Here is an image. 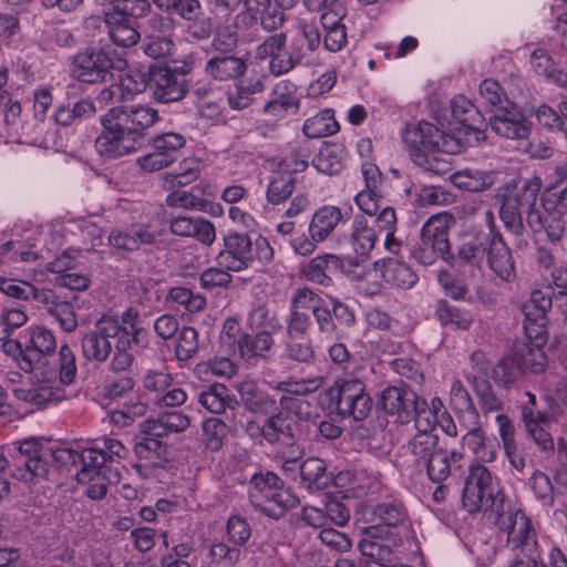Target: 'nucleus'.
<instances>
[{
	"mask_svg": "<svg viewBox=\"0 0 567 567\" xmlns=\"http://www.w3.org/2000/svg\"><path fill=\"white\" fill-rule=\"evenodd\" d=\"M158 120L157 110L142 104L118 105L101 116L102 132L95 150L107 158H118L141 148L145 131Z\"/></svg>",
	"mask_w": 567,
	"mask_h": 567,
	"instance_id": "nucleus-1",
	"label": "nucleus"
},
{
	"mask_svg": "<svg viewBox=\"0 0 567 567\" xmlns=\"http://www.w3.org/2000/svg\"><path fill=\"white\" fill-rule=\"evenodd\" d=\"M16 347L19 349L16 357L19 369L38 383L31 389L16 390L17 398L37 405L60 401L62 392L52 384L56 380L55 367L49 362V357L56 349L54 334L44 327H34L31 329L30 343L22 349L17 341Z\"/></svg>",
	"mask_w": 567,
	"mask_h": 567,
	"instance_id": "nucleus-2",
	"label": "nucleus"
},
{
	"mask_svg": "<svg viewBox=\"0 0 567 567\" xmlns=\"http://www.w3.org/2000/svg\"><path fill=\"white\" fill-rule=\"evenodd\" d=\"M402 138L414 164L436 175L450 172V156L464 148L460 138L425 121L405 128Z\"/></svg>",
	"mask_w": 567,
	"mask_h": 567,
	"instance_id": "nucleus-3",
	"label": "nucleus"
},
{
	"mask_svg": "<svg viewBox=\"0 0 567 567\" xmlns=\"http://www.w3.org/2000/svg\"><path fill=\"white\" fill-rule=\"evenodd\" d=\"M307 310L311 311L315 321L316 331L313 336L317 343H327L341 338L330 305L307 287L296 289L291 296L289 331L292 336L309 332L312 320Z\"/></svg>",
	"mask_w": 567,
	"mask_h": 567,
	"instance_id": "nucleus-4",
	"label": "nucleus"
},
{
	"mask_svg": "<svg viewBox=\"0 0 567 567\" xmlns=\"http://www.w3.org/2000/svg\"><path fill=\"white\" fill-rule=\"evenodd\" d=\"M148 0H110L104 9V22L114 44L130 48L138 43L141 33L135 21L148 14Z\"/></svg>",
	"mask_w": 567,
	"mask_h": 567,
	"instance_id": "nucleus-5",
	"label": "nucleus"
},
{
	"mask_svg": "<svg viewBox=\"0 0 567 567\" xmlns=\"http://www.w3.org/2000/svg\"><path fill=\"white\" fill-rule=\"evenodd\" d=\"M322 398L328 402V409L354 421L365 420L372 410V399L359 379L337 380L322 393Z\"/></svg>",
	"mask_w": 567,
	"mask_h": 567,
	"instance_id": "nucleus-6",
	"label": "nucleus"
},
{
	"mask_svg": "<svg viewBox=\"0 0 567 567\" xmlns=\"http://www.w3.org/2000/svg\"><path fill=\"white\" fill-rule=\"evenodd\" d=\"M454 224L455 218L450 213L431 216L422 226L421 243L413 250V257L422 265H432L439 258L443 260L453 258L449 230Z\"/></svg>",
	"mask_w": 567,
	"mask_h": 567,
	"instance_id": "nucleus-7",
	"label": "nucleus"
},
{
	"mask_svg": "<svg viewBox=\"0 0 567 567\" xmlns=\"http://www.w3.org/2000/svg\"><path fill=\"white\" fill-rule=\"evenodd\" d=\"M123 330L117 317L101 316L80 338L82 358L97 365L106 363L112 354L113 340L116 341Z\"/></svg>",
	"mask_w": 567,
	"mask_h": 567,
	"instance_id": "nucleus-8",
	"label": "nucleus"
},
{
	"mask_svg": "<svg viewBox=\"0 0 567 567\" xmlns=\"http://www.w3.org/2000/svg\"><path fill=\"white\" fill-rule=\"evenodd\" d=\"M249 499L264 512L279 517L285 511L299 504L298 497L282 486V481L274 473L254 475L249 482Z\"/></svg>",
	"mask_w": 567,
	"mask_h": 567,
	"instance_id": "nucleus-9",
	"label": "nucleus"
},
{
	"mask_svg": "<svg viewBox=\"0 0 567 567\" xmlns=\"http://www.w3.org/2000/svg\"><path fill=\"white\" fill-rule=\"evenodd\" d=\"M190 66L171 68L167 65L152 66L148 71L147 86L152 96L159 103L182 101L189 91L187 75Z\"/></svg>",
	"mask_w": 567,
	"mask_h": 567,
	"instance_id": "nucleus-10",
	"label": "nucleus"
},
{
	"mask_svg": "<svg viewBox=\"0 0 567 567\" xmlns=\"http://www.w3.org/2000/svg\"><path fill=\"white\" fill-rule=\"evenodd\" d=\"M308 167V156L293 152L284 157L271 172L266 197L272 205L286 202L293 193L295 174L303 172Z\"/></svg>",
	"mask_w": 567,
	"mask_h": 567,
	"instance_id": "nucleus-11",
	"label": "nucleus"
},
{
	"mask_svg": "<svg viewBox=\"0 0 567 567\" xmlns=\"http://www.w3.org/2000/svg\"><path fill=\"white\" fill-rule=\"evenodd\" d=\"M259 59H269V70L274 75H282L291 71L303 60L300 54V44L287 43V35L279 32L266 38L257 48Z\"/></svg>",
	"mask_w": 567,
	"mask_h": 567,
	"instance_id": "nucleus-12",
	"label": "nucleus"
},
{
	"mask_svg": "<svg viewBox=\"0 0 567 567\" xmlns=\"http://www.w3.org/2000/svg\"><path fill=\"white\" fill-rule=\"evenodd\" d=\"M402 546L401 536L384 526H369L363 530L358 547L371 563L385 566L394 558L395 551Z\"/></svg>",
	"mask_w": 567,
	"mask_h": 567,
	"instance_id": "nucleus-13",
	"label": "nucleus"
},
{
	"mask_svg": "<svg viewBox=\"0 0 567 567\" xmlns=\"http://www.w3.org/2000/svg\"><path fill=\"white\" fill-rule=\"evenodd\" d=\"M494 484L489 471L481 465H472L464 483L462 503L468 513L487 509L499 496L494 497Z\"/></svg>",
	"mask_w": 567,
	"mask_h": 567,
	"instance_id": "nucleus-14",
	"label": "nucleus"
},
{
	"mask_svg": "<svg viewBox=\"0 0 567 567\" xmlns=\"http://www.w3.org/2000/svg\"><path fill=\"white\" fill-rule=\"evenodd\" d=\"M436 424L437 421L431 410H424L414 421L416 433L408 441L406 452L416 467L442 449L439 444L440 437L434 432Z\"/></svg>",
	"mask_w": 567,
	"mask_h": 567,
	"instance_id": "nucleus-15",
	"label": "nucleus"
},
{
	"mask_svg": "<svg viewBox=\"0 0 567 567\" xmlns=\"http://www.w3.org/2000/svg\"><path fill=\"white\" fill-rule=\"evenodd\" d=\"M381 406L391 414L396 415L401 423L415 421L427 403L408 386H388L381 393Z\"/></svg>",
	"mask_w": 567,
	"mask_h": 567,
	"instance_id": "nucleus-16",
	"label": "nucleus"
},
{
	"mask_svg": "<svg viewBox=\"0 0 567 567\" xmlns=\"http://www.w3.org/2000/svg\"><path fill=\"white\" fill-rule=\"evenodd\" d=\"M489 507L495 512L496 526L508 534V542L514 546L523 544L529 538H536L529 518L523 511L514 509L509 504H505L503 495Z\"/></svg>",
	"mask_w": 567,
	"mask_h": 567,
	"instance_id": "nucleus-17",
	"label": "nucleus"
},
{
	"mask_svg": "<svg viewBox=\"0 0 567 567\" xmlns=\"http://www.w3.org/2000/svg\"><path fill=\"white\" fill-rule=\"evenodd\" d=\"M186 144V138L174 132L156 135L152 141L153 151L137 158V165L144 172H156L168 167Z\"/></svg>",
	"mask_w": 567,
	"mask_h": 567,
	"instance_id": "nucleus-18",
	"label": "nucleus"
},
{
	"mask_svg": "<svg viewBox=\"0 0 567 567\" xmlns=\"http://www.w3.org/2000/svg\"><path fill=\"white\" fill-rule=\"evenodd\" d=\"M113 61L102 50L87 49L73 59V76L84 83L106 82L112 78Z\"/></svg>",
	"mask_w": 567,
	"mask_h": 567,
	"instance_id": "nucleus-19",
	"label": "nucleus"
},
{
	"mask_svg": "<svg viewBox=\"0 0 567 567\" xmlns=\"http://www.w3.org/2000/svg\"><path fill=\"white\" fill-rule=\"evenodd\" d=\"M217 265L226 270L241 271L254 261L252 243L248 235L233 233L224 237V249L216 257Z\"/></svg>",
	"mask_w": 567,
	"mask_h": 567,
	"instance_id": "nucleus-20",
	"label": "nucleus"
},
{
	"mask_svg": "<svg viewBox=\"0 0 567 567\" xmlns=\"http://www.w3.org/2000/svg\"><path fill=\"white\" fill-rule=\"evenodd\" d=\"M144 53L152 59L169 55L175 49L169 19L155 16L148 20L142 44Z\"/></svg>",
	"mask_w": 567,
	"mask_h": 567,
	"instance_id": "nucleus-21",
	"label": "nucleus"
},
{
	"mask_svg": "<svg viewBox=\"0 0 567 567\" xmlns=\"http://www.w3.org/2000/svg\"><path fill=\"white\" fill-rule=\"evenodd\" d=\"M488 127L507 140H526L530 133L528 120L514 106H501L488 120Z\"/></svg>",
	"mask_w": 567,
	"mask_h": 567,
	"instance_id": "nucleus-22",
	"label": "nucleus"
},
{
	"mask_svg": "<svg viewBox=\"0 0 567 567\" xmlns=\"http://www.w3.org/2000/svg\"><path fill=\"white\" fill-rule=\"evenodd\" d=\"M159 437L161 435L151 434L146 427L144 436L135 443V455L142 462L135 465L138 471L142 467H164L168 462V446Z\"/></svg>",
	"mask_w": 567,
	"mask_h": 567,
	"instance_id": "nucleus-23",
	"label": "nucleus"
},
{
	"mask_svg": "<svg viewBox=\"0 0 567 567\" xmlns=\"http://www.w3.org/2000/svg\"><path fill=\"white\" fill-rule=\"evenodd\" d=\"M142 331H135L133 336L128 334V330L124 328L115 344L113 346L112 354L110 357L107 370L112 373H127L132 370L136 358L133 352V343L141 342Z\"/></svg>",
	"mask_w": 567,
	"mask_h": 567,
	"instance_id": "nucleus-24",
	"label": "nucleus"
},
{
	"mask_svg": "<svg viewBox=\"0 0 567 567\" xmlns=\"http://www.w3.org/2000/svg\"><path fill=\"white\" fill-rule=\"evenodd\" d=\"M245 409L252 414L268 415L277 411V400L260 389L252 380H244L236 385Z\"/></svg>",
	"mask_w": 567,
	"mask_h": 567,
	"instance_id": "nucleus-25",
	"label": "nucleus"
},
{
	"mask_svg": "<svg viewBox=\"0 0 567 567\" xmlns=\"http://www.w3.org/2000/svg\"><path fill=\"white\" fill-rule=\"evenodd\" d=\"M542 186L543 181L539 176L518 179L508 188L504 197L514 202L513 204L520 208L527 217L532 212L539 210L536 204Z\"/></svg>",
	"mask_w": 567,
	"mask_h": 567,
	"instance_id": "nucleus-26",
	"label": "nucleus"
},
{
	"mask_svg": "<svg viewBox=\"0 0 567 567\" xmlns=\"http://www.w3.org/2000/svg\"><path fill=\"white\" fill-rule=\"evenodd\" d=\"M246 69L244 59L233 53L215 52L207 60L204 71L216 81H229L241 76Z\"/></svg>",
	"mask_w": 567,
	"mask_h": 567,
	"instance_id": "nucleus-27",
	"label": "nucleus"
},
{
	"mask_svg": "<svg viewBox=\"0 0 567 567\" xmlns=\"http://www.w3.org/2000/svg\"><path fill=\"white\" fill-rule=\"evenodd\" d=\"M80 464L82 470L76 474L78 481L81 483L92 481L95 476L106 477L109 483L118 481V473L111 470V466L105 463L104 456L101 454L97 445L84 449L80 452Z\"/></svg>",
	"mask_w": 567,
	"mask_h": 567,
	"instance_id": "nucleus-28",
	"label": "nucleus"
},
{
	"mask_svg": "<svg viewBox=\"0 0 567 567\" xmlns=\"http://www.w3.org/2000/svg\"><path fill=\"white\" fill-rule=\"evenodd\" d=\"M348 217V212L343 213L337 206L326 205L315 212L308 230L313 236V240L324 241L336 227Z\"/></svg>",
	"mask_w": 567,
	"mask_h": 567,
	"instance_id": "nucleus-29",
	"label": "nucleus"
},
{
	"mask_svg": "<svg viewBox=\"0 0 567 567\" xmlns=\"http://www.w3.org/2000/svg\"><path fill=\"white\" fill-rule=\"evenodd\" d=\"M487 261L489 268L503 280H511L514 277V260L511 249L506 246L502 235H494L488 240Z\"/></svg>",
	"mask_w": 567,
	"mask_h": 567,
	"instance_id": "nucleus-30",
	"label": "nucleus"
},
{
	"mask_svg": "<svg viewBox=\"0 0 567 567\" xmlns=\"http://www.w3.org/2000/svg\"><path fill=\"white\" fill-rule=\"evenodd\" d=\"M265 440L275 444L280 441H296L300 433V422L287 412H277L268 416L265 421Z\"/></svg>",
	"mask_w": 567,
	"mask_h": 567,
	"instance_id": "nucleus-31",
	"label": "nucleus"
},
{
	"mask_svg": "<svg viewBox=\"0 0 567 567\" xmlns=\"http://www.w3.org/2000/svg\"><path fill=\"white\" fill-rule=\"evenodd\" d=\"M375 271L388 284L398 288H411L417 281V275L405 262L395 258H386L374 262Z\"/></svg>",
	"mask_w": 567,
	"mask_h": 567,
	"instance_id": "nucleus-32",
	"label": "nucleus"
},
{
	"mask_svg": "<svg viewBox=\"0 0 567 567\" xmlns=\"http://www.w3.org/2000/svg\"><path fill=\"white\" fill-rule=\"evenodd\" d=\"M342 265L337 255L324 254L312 258L301 268V272L307 280L327 287L331 284V274L340 271Z\"/></svg>",
	"mask_w": 567,
	"mask_h": 567,
	"instance_id": "nucleus-33",
	"label": "nucleus"
},
{
	"mask_svg": "<svg viewBox=\"0 0 567 567\" xmlns=\"http://www.w3.org/2000/svg\"><path fill=\"white\" fill-rule=\"evenodd\" d=\"M461 460V453L442 447L417 468H424L432 482L442 483L451 475L453 466Z\"/></svg>",
	"mask_w": 567,
	"mask_h": 567,
	"instance_id": "nucleus-34",
	"label": "nucleus"
},
{
	"mask_svg": "<svg viewBox=\"0 0 567 567\" xmlns=\"http://www.w3.org/2000/svg\"><path fill=\"white\" fill-rule=\"evenodd\" d=\"M560 215L557 212H549V207H544V212L539 209L528 214L527 224L533 231H545L551 241H557L566 230V224Z\"/></svg>",
	"mask_w": 567,
	"mask_h": 567,
	"instance_id": "nucleus-35",
	"label": "nucleus"
},
{
	"mask_svg": "<svg viewBox=\"0 0 567 567\" xmlns=\"http://www.w3.org/2000/svg\"><path fill=\"white\" fill-rule=\"evenodd\" d=\"M197 401L205 410L214 414H221L226 409L234 410L238 405V401L221 383L209 385L198 394Z\"/></svg>",
	"mask_w": 567,
	"mask_h": 567,
	"instance_id": "nucleus-36",
	"label": "nucleus"
},
{
	"mask_svg": "<svg viewBox=\"0 0 567 567\" xmlns=\"http://www.w3.org/2000/svg\"><path fill=\"white\" fill-rule=\"evenodd\" d=\"M377 235L367 218L357 216L352 224L350 244L360 260L365 259L375 246Z\"/></svg>",
	"mask_w": 567,
	"mask_h": 567,
	"instance_id": "nucleus-37",
	"label": "nucleus"
},
{
	"mask_svg": "<svg viewBox=\"0 0 567 567\" xmlns=\"http://www.w3.org/2000/svg\"><path fill=\"white\" fill-rule=\"evenodd\" d=\"M274 346V338L268 331H259L255 334H244L238 341L241 357L252 362L258 358H267Z\"/></svg>",
	"mask_w": 567,
	"mask_h": 567,
	"instance_id": "nucleus-38",
	"label": "nucleus"
},
{
	"mask_svg": "<svg viewBox=\"0 0 567 567\" xmlns=\"http://www.w3.org/2000/svg\"><path fill=\"white\" fill-rule=\"evenodd\" d=\"M288 341L286 344V354L287 357L299 363H310L316 358L315 346H320L321 343H317L315 341V337L310 338L307 334L292 336L289 331V317L287 318V327H286Z\"/></svg>",
	"mask_w": 567,
	"mask_h": 567,
	"instance_id": "nucleus-39",
	"label": "nucleus"
},
{
	"mask_svg": "<svg viewBox=\"0 0 567 567\" xmlns=\"http://www.w3.org/2000/svg\"><path fill=\"white\" fill-rule=\"evenodd\" d=\"M450 179L454 186L467 192H483L491 188L494 184L492 173L471 168H464L453 173Z\"/></svg>",
	"mask_w": 567,
	"mask_h": 567,
	"instance_id": "nucleus-40",
	"label": "nucleus"
},
{
	"mask_svg": "<svg viewBox=\"0 0 567 567\" xmlns=\"http://www.w3.org/2000/svg\"><path fill=\"white\" fill-rule=\"evenodd\" d=\"M489 238L478 234L465 237L457 248L456 258L462 264L480 266L486 254Z\"/></svg>",
	"mask_w": 567,
	"mask_h": 567,
	"instance_id": "nucleus-41",
	"label": "nucleus"
},
{
	"mask_svg": "<svg viewBox=\"0 0 567 567\" xmlns=\"http://www.w3.org/2000/svg\"><path fill=\"white\" fill-rule=\"evenodd\" d=\"M339 124L331 110H323L306 120L303 133L310 138H320L332 135L339 131Z\"/></svg>",
	"mask_w": 567,
	"mask_h": 567,
	"instance_id": "nucleus-42",
	"label": "nucleus"
},
{
	"mask_svg": "<svg viewBox=\"0 0 567 567\" xmlns=\"http://www.w3.org/2000/svg\"><path fill=\"white\" fill-rule=\"evenodd\" d=\"M150 433L153 435H166L168 432H182L189 426V419L182 412L164 413L157 420L146 422Z\"/></svg>",
	"mask_w": 567,
	"mask_h": 567,
	"instance_id": "nucleus-43",
	"label": "nucleus"
},
{
	"mask_svg": "<svg viewBox=\"0 0 567 567\" xmlns=\"http://www.w3.org/2000/svg\"><path fill=\"white\" fill-rule=\"evenodd\" d=\"M13 462L16 466L13 476L23 482H29L33 477H44L49 473V464L41 454L30 458L13 457Z\"/></svg>",
	"mask_w": 567,
	"mask_h": 567,
	"instance_id": "nucleus-44",
	"label": "nucleus"
},
{
	"mask_svg": "<svg viewBox=\"0 0 567 567\" xmlns=\"http://www.w3.org/2000/svg\"><path fill=\"white\" fill-rule=\"evenodd\" d=\"M436 318L443 326H451L456 329H470L473 320L467 311L460 310L444 300H440L435 307Z\"/></svg>",
	"mask_w": 567,
	"mask_h": 567,
	"instance_id": "nucleus-45",
	"label": "nucleus"
},
{
	"mask_svg": "<svg viewBox=\"0 0 567 567\" xmlns=\"http://www.w3.org/2000/svg\"><path fill=\"white\" fill-rule=\"evenodd\" d=\"M474 392L478 400V405L484 414L492 412H501L504 408L503 401L496 396L491 383L481 378H473L472 381Z\"/></svg>",
	"mask_w": 567,
	"mask_h": 567,
	"instance_id": "nucleus-46",
	"label": "nucleus"
},
{
	"mask_svg": "<svg viewBox=\"0 0 567 567\" xmlns=\"http://www.w3.org/2000/svg\"><path fill=\"white\" fill-rule=\"evenodd\" d=\"M200 171L202 162L196 157H188L179 163L176 173L167 174L165 181L171 187L186 186L199 177Z\"/></svg>",
	"mask_w": 567,
	"mask_h": 567,
	"instance_id": "nucleus-47",
	"label": "nucleus"
},
{
	"mask_svg": "<svg viewBox=\"0 0 567 567\" xmlns=\"http://www.w3.org/2000/svg\"><path fill=\"white\" fill-rule=\"evenodd\" d=\"M463 445L467 446L482 462H493L495 460V449L481 429L466 432L463 435Z\"/></svg>",
	"mask_w": 567,
	"mask_h": 567,
	"instance_id": "nucleus-48",
	"label": "nucleus"
},
{
	"mask_svg": "<svg viewBox=\"0 0 567 567\" xmlns=\"http://www.w3.org/2000/svg\"><path fill=\"white\" fill-rule=\"evenodd\" d=\"M327 466L323 460L319 457H309L301 462L298 476L306 483L307 487L320 489L324 486L322 482L326 475Z\"/></svg>",
	"mask_w": 567,
	"mask_h": 567,
	"instance_id": "nucleus-49",
	"label": "nucleus"
},
{
	"mask_svg": "<svg viewBox=\"0 0 567 567\" xmlns=\"http://www.w3.org/2000/svg\"><path fill=\"white\" fill-rule=\"evenodd\" d=\"M303 455L305 449L296 441L286 444L278 451L277 458L281 462V468L288 477L297 478Z\"/></svg>",
	"mask_w": 567,
	"mask_h": 567,
	"instance_id": "nucleus-50",
	"label": "nucleus"
},
{
	"mask_svg": "<svg viewBox=\"0 0 567 567\" xmlns=\"http://www.w3.org/2000/svg\"><path fill=\"white\" fill-rule=\"evenodd\" d=\"M56 378L61 384L69 385L75 381L78 365H76V357L74 351L68 343H64L60 347L58 353V369Z\"/></svg>",
	"mask_w": 567,
	"mask_h": 567,
	"instance_id": "nucleus-51",
	"label": "nucleus"
},
{
	"mask_svg": "<svg viewBox=\"0 0 567 567\" xmlns=\"http://www.w3.org/2000/svg\"><path fill=\"white\" fill-rule=\"evenodd\" d=\"M373 516L379 519L385 528H395L402 525L406 518L404 507L400 503L383 502L373 509Z\"/></svg>",
	"mask_w": 567,
	"mask_h": 567,
	"instance_id": "nucleus-52",
	"label": "nucleus"
},
{
	"mask_svg": "<svg viewBox=\"0 0 567 567\" xmlns=\"http://www.w3.org/2000/svg\"><path fill=\"white\" fill-rule=\"evenodd\" d=\"M49 270L54 274H60L59 284L71 290H85L90 285V280L86 276L69 271L64 258H59L54 262H51Z\"/></svg>",
	"mask_w": 567,
	"mask_h": 567,
	"instance_id": "nucleus-53",
	"label": "nucleus"
},
{
	"mask_svg": "<svg viewBox=\"0 0 567 567\" xmlns=\"http://www.w3.org/2000/svg\"><path fill=\"white\" fill-rule=\"evenodd\" d=\"M522 419L527 433L543 451L554 449V442L550 434L544 429V426H538L535 423L534 410L532 408L528 405H524L522 408Z\"/></svg>",
	"mask_w": 567,
	"mask_h": 567,
	"instance_id": "nucleus-54",
	"label": "nucleus"
},
{
	"mask_svg": "<svg viewBox=\"0 0 567 567\" xmlns=\"http://www.w3.org/2000/svg\"><path fill=\"white\" fill-rule=\"evenodd\" d=\"M292 85L289 82H280L275 86L276 99L265 105V112L274 116H282L289 109L296 106L295 99L288 91Z\"/></svg>",
	"mask_w": 567,
	"mask_h": 567,
	"instance_id": "nucleus-55",
	"label": "nucleus"
},
{
	"mask_svg": "<svg viewBox=\"0 0 567 567\" xmlns=\"http://www.w3.org/2000/svg\"><path fill=\"white\" fill-rule=\"evenodd\" d=\"M198 350V333L193 327H183L178 331L175 344V354L177 360L187 361L194 357Z\"/></svg>",
	"mask_w": 567,
	"mask_h": 567,
	"instance_id": "nucleus-56",
	"label": "nucleus"
},
{
	"mask_svg": "<svg viewBox=\"0 0 567 567\" xmlns=\"http://www.w3.org/2000/svg\"><path fill=\"white\" fill-rule=\"evenodd\" d=\"M312 165L317 171L328 175L339 173L342 167L339 148L336 146L322 147L313 157Z\"/></svg>",
	"mask_w": 567,
	"mask_h": 567,
	"instance_id": "nucleus-57",
	"label": "nucleus"
},
{
	"mask_svg": "<svg viewBox=\"0 0 567 567\" xmlns=\"http://www.w3.org/2000/svg\"><path fill=\"white\" fill-rule=\"evenodd\" d=\"M551 307L550 297L540 290L530 293L529 300L524 303L523 311L529 321L542 323L545 320L546 311Z\"/></svg>",
	"mask_w": 567,
	"mask_h": 567,
	"instance_id": "nucleus-58",
	"label": "nucleus"
},
{
	"mask_svg": "<svg viewBox=\"0 0 567 567\" xmlns=\"http://www.w3.org/2000/svg\"><path fill=\"white\" fill-rule=\"evenodd\" d=\"M239 33L235 25L229 21H225L218 27L217 32L212 41L215 52L231 53L237 47Z\"/></svg>",
	"mask_w": 567,
	"mask_h": 567,
	"instance_id": "nucleus-59",
	"label": "nucleus"
},
{
	"mask_svg": "<svg viewBox=\"0 0 567 567\" xmlns=\"http://www.w3.org/2000/svg\"><path fill=\"white\" fill-rule=\"evenodd\" d=\"M184 21L186 22V31L192 38L196 40L209 38L212 33V21L204 12L202 6Z\"/></svg>",
	"mask_w": 567,
	"mask_h": 567,
	"instance_id": "nucleus-60",
	"label": "nucleus"
},
{
	"mask_svg": "<svg viewBox=\"0 0 567 567\" xmlns=\"http://www.w3.org/2000/svg\"><path fill=\"white\" fill-rule=\"evenodd\" d=\"M166 203L169 207L194 209L198 212H206L207 206L209 205L208 200L186 190L172 192L167 196Z\"/></svg>",
	"mask_w": 567,
	"mask_h": 567,
	"instance_id": "nucleus-61",
	"label": "nucleus"
},
{
	"mask_svg": "<svg viewBox=\"0 0 567 567\" xmlns=\"http://www.w3.org/2000/svg\"><path fill=\"white\" fill-rule=\"evenodd\" d=\"M203 430L206 436V445L213 451H217L221 447L223 441L229 432L228 425L218 417L206 420Z\"/></svg>",
	"mask_w": 567,
	"mask_h": 567,
	"instance_id": "nucleus-62",
	"label": "nucleus"
},
{
	"mask_svg": "<svg viewBox=\"0 0 567 567\" xmlns=\"http://www.w3.org/2000/svg\"><path fill=\"white\" fill-rule=\"evenodd\" d=\"M145 391L154 394V401L158 399L169 386L173 385V378L169 373L147 370L142 379Z\"/></svg>",
	"mask_w": 567,
	"mask_h": 567,
	"instance_id": "nucleus-63",
	"label": "nucleus"
},
{
	"mask_svg": "<svg viewBox=\"0 0 567 567\" xmlns=\"http://www.w3.org/2000/svg\"><path fill=\"white\" fill-rule=\"evenodd\" d=\"M519 553L516 554L509 567H539L538 560L540 554L538 551V543L535 539H527L525 543L516 545Z\"/></svg>",
	"mask_w": 567,
	"mask_h": 567,
	"instance_id": "nucleus-64",
	"label": "nucleus"
}]
</instances>
